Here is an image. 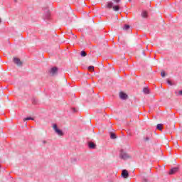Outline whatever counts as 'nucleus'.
Segmentation results:
<instances>
[{
	"label": "nucleus",
	"mask_w": 182,
	"mask_h": 182,
	"mask_svg": "<svg viewBox=\"0 0 182 182\" xmlns=\"http://www.w3.org/2000/svg\"><path fill=\"white\" fill-rule=\"evenodd\" d=\"M119 159L122 160H130V159H132V155L127 154L126 151L122 149L119 153Z\"/></svg>",
	"instance_id": "nucleus-1"
},
{
	"label": "nucleus",
	"mask_w": 182,
	"mask_h": 182,
	"mask_svg": "<svg viewBox=\"0 0 182 182\" xmlns=\"http://www.w3.org/2000/svg\"><path fill=\"white\" fill-rule=\"evenodd\" d=\"M106 8H113V11H115L116 12L120 9L119 6H113V2L112 1L107 3Z\"/></svg>",
	"instance_id": "nucleus-2"
},
{
	"label": "nucleus",
	"mask_w": 182,
	"mask_h": 182,
	"mask_svg": "<svg viewBox=\"0 0 182 182\" xmlns=\"http://www.w3.org/2000/svg\"><path fill=\"white\" fill-rule=\"evenodd\" d=\"M53 129L58 136H63V132L58 128V125H56V124H53Z\"/></svg>",
	"instance_id": "nucleus-3"
},
{
	"label": "nucleus",
	"mask_w": 182,
	"mask_h": 182,
	"mask_svg": "<svg viewBox=\"0 0 182 182\" xmlns=\"http://www.w3.org/2000/svg\"><path fill=\"white\" fill-rule=\"evenodd\" d=\"M13 62L17 65V66H22V61L18 58H14Z\"/></svg>",
	"instance_id": "nucleus-4"
},
{
	"label": "nucleus",
	"mask_w": 182,
	"mask_h": 182,
	"mask_svg": "<svg viewBox=\"0 0 182 182\" xmlns=\"http://www.w3.org/2000/svg\"><path fill=\"white\" fill-rule=\"evenodd\" d=\"M50 73L51 76H55V75H58V68L53 67L50 69Z\"/></svg>",
	"instance_id": "nucleus-5"
},
{
	"label": "nucleus",
	"mask_w": 182,
	"mask_h": 182,
	"mask_svg": "<svg viewBox=\"0 0 182 182\" xmlns=\"http://www.w3.org/2000/svg\"><path fill=\"white\" fill-rule=\"evenodd\" d=\"M119 97H120V99H122V100H126V99H127V98L129 97V96H128L126 93H124V92H121L119 93Z\"/></svg>",
	"instance_id": "nucleus-6"
},
{
	"label": "nucleus",
	"mask_w": 182,
	"mask_h": 182,
	"mask_svg": "<svg viewBox=\"0 0 182 182\" xmlns=\"http://www.w3.org/2000/svg\"><path fill=\"white\" fill-rule=\"evenodd\" d=\"M122 176L123 178H127V177H129V172L127 171V170L124 169L122 171Z\"/></svg>",
	"instance_id": "nucleus-7"
},
{
	"label": "nucleus",
	"mask_w": 182,
	"mask_h": 182,
	"mask_svg": "<svg viewBox=\"0 0 182 182\" xmlns=\"http://www.w3.org/2000/svg\"><path fill=\"white\" fill-rule=\"evenodd\" d=\"M178 171V168H173L170 170L169 174L173 175L175 174V173H177Z\"/></svg>",
	"instance_id": "nucleus-8"
},
{
	"label": "nucleus",
	"mask_w": 182,
	"mask_h": 182,
	"mask_svg": "<svg viewBox=\"0 0 182 182\" xmlns=\"http://www.w3.org/2000/svg\"><path fill=\"white\" fill-rule=\"evenodd\" d=\"M88 146L90 147V149H95L96 144H95L93 142H89L88 143Z\"/></svg>",
	"instance_id": "nucleus-9"
},
{
	"label": "nucleus",
	"mask_w": 182,
	"mask_h": 182,
	"mask_svg": "<svg viewBox=\"0 0 182 182\" xmlns=\"http://www.w3.org/2000/svg\"><path fill=\"white\" fill-rule=\"evenodd\" d=\"M141 16H142V18H147V11H143L141 14Z\"/></svg>",
	"instance_id": "nucleus-10"
},
{
	"label": "nucleus",
	"mask_w": 182,
	"mask_h": 182,
	"mask_svg": "<svg viewBox=\"0 0 182 182\" xmlns=\"http://www.w3.org/2000/svg\"><path fill=\"white\" fill-rule=\"evenodd\" d=\"M143 92L145 93V95H149V93H150V90L147 87H144L143 89Z\"/></svg>",
	"instance_id": "nucleus-11"
},
{
	"label": "nucleus",
	"mask_w": 182,
	"mask_h": 182,
	"mask_svg": "<svg viewBox=\"0 0 182 182\" xmlns=\"http://www.w3.org/2000/svg\"><path fill=\"white\" fill-rule=\"evenodd\" d=\"M161 126H163V124H158L157 126H156L157 130H160L161 132V130H163V128L161 127Z\"/></svg>",
	"instance_id": "nucleus-12"
},
{
	"label": "nucleus",
	"mask_w": 182,
	"mask_h": 182,
	"mask_svg": "<svg viewBox=\"0 0 182 182\" xmlns=\"http://www.w3.org/2000/svg\"><path fill=\"white\" fill-rule=\"evenodd\" d=\"M129 29H130V26L126 24L124 26L123 30L124 31H129Z\"/></svg>",
	"instance_id": "nucleus-13"
},
{
	"label": "nucleus",
	"mask_w": 182,
	"mask_h": 182,
	"mask_svg": "<svg viewBox=\"0 0 182 182\" xmlns=\"http://www.w3.org/2000/svg\"><path fill=\"white\" fill-rule=\"evenodd\" d=\"M175 95H176V96H180V95L182 96V90L178 92L176 91Z\"/></svg>",
	"instance_id": "nucleus-14"
},
{
	"label": "nucleus",
	"mask_w": 182,
	"mask_h": 182,
	"mask_svg": "<svg viewBox=\"0 0 182 182\" xmlns=\"http://www.w3.org/2000/svg\"><path fill=\"white\" fill-rule=\"evenodd\" d=\"M87 54L86 53V52H85V50H82L81 51L80 53V55L82 57V58H85V56H86Z\"/></svg>",
	"instance_id": "nucleus-15"
},
{
	"label": "nucleus",
	"mask_w": 182,
	"mask_h": 182,
	"mask_svg": "<svg viewBox=\"0 0 182 182\" xmlns=\"http://www.w3.org/2000/svg\"><path fill=\"white\" fill-rule=\"evenodd\" d=\"M88 70L93 72L95 70V67L93 65H90L88 67Z\"/></svg>",
	"instance_id": "nucleus-16"
},
{
	"label": "nucleus",
	"mask_w": 182,
	"mask_h": 182,
	"mask_svg": "<svg viewBox=\"0 0 182 182\" xmlns=\"http://www.w3.org/2000/svg\"><path fill=\"white\" fill-rule=\"evenodd\" d=\"M27 120H35V119L31 117L23 119V122H26Z\"/></svg>",
	"instance_id": "nucleus-17"
},
{
	"label": "nucleus",
	"mask_w": 182,
	"mask_h": 182,
	"mask_svg": "<svg viewBox=\"0 0 182 182\" xmlns=\"http://www.w3.org/2000/svg\"><path fill=\"white\" fill-rule=\"evenodd\" d=\"M110 137H111V139H116V134H114V133H111V134H110Z\"/></svg>",
	"instance_id": "nucleus-18"
},
{
	"label": "nucleus",
	"mask_w": 182,
	"mask_h": 182,
	"mask_svg": "<svg viewBox=\"0 0 182 182\" xmlns=\"http://www.w3.org/2000/svg\"><path fill=\"white\" fill-rule=\"evenodd\" d=\"M150 141V137L146 136L144 138V141Z\"/></svg>",
	"instance_id": "nucleus-19"
},
{
	"label": "nucleus",
	"mask_w": 182,
	"mask_h": 182,
	"mask_svg": "<svg viewBox=\"0 0 182 182\" xmlns=\"http://www.w3.org/2000/svg\"><path fill=\"white\" fill-rule=\"evenodd\" d=\"M161 76L162 77H164V76H166V73H165L164 71H162V72L161 73Z\"/></svg>",
	"instance_id": "nucleus-20"
},
{
	"label": "nucleus",
	"mask_w": 182,
	"mask_h": 182,
	"mask_svg": "<svg viewBox=\"0 0 182 182\" xmlns=\"http://www.w3.org/2000/svg\"><path fill=\"white\" fill-rule=\"evenodd\" d=\"M168 85H170L171 86H173V83L170 80H167Z\"/></svg>",
	"instance_id": "nucleus-21"
},
{
	"label": "nucleus",
	"mask_w": 182,
	"mask_h": 182,
	"mask_svg": "<svg viewBox=\"0 0 182 182\" xmlns=\"http://www.w3.org/2000/svg\"><path fill=\"white\" fill-rule=\"evenodd\" d=\"M174 146L176 147V149H178V144L177 142H175Z\"/></svg>",
	"instance_id": "nucleus-22"
},
{
	"label": "nucleus",
	"mask_w": 182,
	"mask_h": 182,
	"mask_svg": "<svg viewBox=\"0 0 182 182\" xmlns=\"http://www.w3.org/2000/svg\"><path fill=\"white\" fill-rule=\"evenodd\" d=\"M113 1H114L117 4H119V3H120L121 0H113Z\"/></svg>",
	"instance_id": "nucleus-23"
},
{
	"label": "nucleus",
	"mask_w": 182,
	"mask_h": 182,
	"mask_svg": "<svg viewBox=\"0 0 182 182\" xmlns=\"http://www.w3.org/2000/svg\"><path fill=\"white\" fill-rule=\"evenodd\" d=\"M49 16H50V15H49V14H48L47 16H46V19H49Z\"/></svg>",
	"instance_id": "nucleus-24"
},
{
	"label": "nucleus",
	"mask_w": 182,
	"mask_h": 182,
	"mask_svg": "<svg viewBox=\"0 0 182 182\" xmlns=\"http://www.w3.org/2000/svg\"><path fill=\"white\" fill-rule=\"evenodd\" d=\"M42 143L43 144H46L47 141L44 140V141H42Z\"/></svg>",
	"instance_id": "nucleus-25"
},
{
	"label": "nucleus",
	"mask_w": 182,
	"mask_h": 182,
	"mask_svg": "<svg viewBox=\"0 0 182 182\" xmlns=\"http://www.w3.org/2000/svg\"><path fill=\"white\" fill-rule=\"evenodd\" d=\"M143 182H149V181L147 179H144Z\"/></svg>",
	"instance_id": "nucleus-26"
},
{
	"label": "nucleus",
	"mask_w": 182,
	"mask_h": 182,
	"mask_svg": "<svg viewBox=\"0 0 182 182\" xmlns=\"http://www.w3.org/2000/svg\"><path fill=\"white\" fill-rule=\"evenodd\" d=\"M73 112H76V109H73Z\"/></svg>",
	"instance_id": "nucleus-27"
},
{
	"label": "nucleus",
	"mask_w": 182,
	"mask_h": 182,
	"mask_svg": "<svg viewBox=\"0 0 182 182\" xmlns=\"http://www.w3.org/2000/svg\"><path fill=\"white\" fill-rule=\"evenodd\" d=\"M33 103H36L35 100L33 102Z\"/></svg>",
	"instance_id": "nucleus-28"
},
{
	"label": "nucleus",
	"mask_w": 182,
	"mask_h": 182,
	"mask_svg": "<svg viewBox=\"0 0 182 182\" xmlns=\"http://www.w3.org/2000/svg\"><path fill=\"white\" fill-rule=\"evenodd\" d=\"M1 18H0V23H1Z\"/></svg>",
	"instance_id": "nucleus-29"
},
{
	"label": "nucleus",
	"mask_w": 182,
	"mask_h": 182,
	"mask_svg": "<svg viewBox=\"0 0 182 182\" xmlns=\"http://www.w3.org/2000/svg\"><path fill=\"white\" fill-rule=\"evenodd\" d=\"M74 38H76V36H75Z\"/></svg>",
	"instance_id": "nucleus-30"
}]
</instances>
